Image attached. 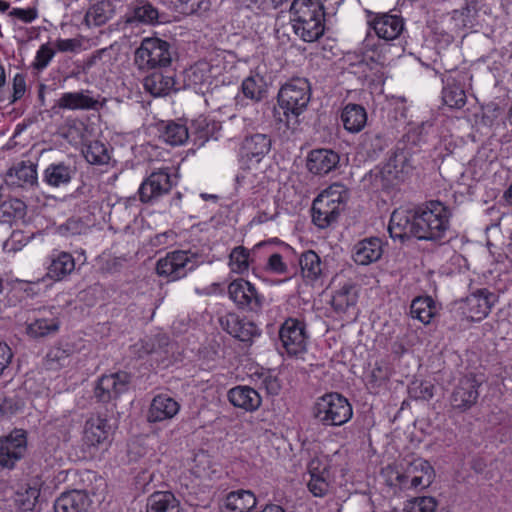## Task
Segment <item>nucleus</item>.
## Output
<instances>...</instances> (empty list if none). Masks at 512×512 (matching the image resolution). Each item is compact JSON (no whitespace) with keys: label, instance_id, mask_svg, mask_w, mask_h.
<instances>
[{"label":"nucleus","instance_id":"obj_1","mask_svg":"<svg viewBox=\"0 0 512 512\" xmlns=\"http://www.w3.org/2000/svg\"><path fill=\"white\" fill-rule=\"evenodd\" d=\"M452 212L439 200H430L415 208L400 207L391 214L388 231L393 239L404 241L415 237L441 243L450 228Z\"/></svg>","mask_w":512,"mask_h":512},{"label":"nucleus","instance_id":"obj_2","mask_svg":"<svg viewBox=\"0 0 512 512\" xmlns=\"http://www.w3.org/2000/svg\"><path fill=\"white\" fill-rule=\"evenodd\" d=\"M311 99L310 83L305 78H294L283 85L278 93L280 110L275 118L289 130H296L299 116L306 110Z\"/></svg>","mask_w":512,"mask_h":512},{"label":"nucleus","instance_id":"obj_3","mask_svg":"<svg viewBox=\"0 0 512 512\" xmlns=\"http://www.w3.org/2000/svg\"><path fill=\"white\" fill-rule=\"evenodd\" d=\"M289 12L291 28L304 42H315L325 30V13L320 0H293Z\"/></svg>","mask_w":512,"mask_h":512},{"label":"nucleus","instance_id":"obj_4","mask_svg":"<svg viewBox=\"0 0 512 512\" xmlns=\"http://www.w3.org/2000/svg\"><path fill=\"white\" fill-rule=\"evenodd\" d=\"M348 190L341 183H333L324 189L312 203V222L325 229L338 221L348 200Z\"/></svg>","mask_w":512,"mask_h":512},{"label":"nucleus","instance_id":"obj_5","mask_svg":"<svg viewBox=\"0 0 512 512\" xmlns=\"http://www.w3.org/2000/svg\"><path fill=\"white\" fill-rule=\"evenodd\" d=\"M172 54L167 41L156 37L145 38L134 53V64L142 72L165 69L172 62Z\"/></svg>","mask_w":512,"mask_h":512},{"label":"nucleus","instance_id":"obj_6","mask_svg":"<svg viewBox=\"0 0 512 512\" xmlns=\"http://www.w3.org/2000/svg\"><path fill=\"white\" fill-rule=\"evenodd\" d=\"M353 415L348 399L339 393H328L317 399L313 407V416L325 426H341Z\"/></svg>","mask_w":512,"mask_h":512},{"label":"nucleus","instance_id":"obj_7","mask_svg":"<svg viewBox=\"0 0 512 512\" xmlns=\"http://www.w3.org/2000/svg\"><path fill=\"white\" fill-rule=\"evenodd\" d=\"M409 168L407 153L397 150L382 168H376L369 173V180L374 190L388 191L403 181Z\"/></svg>","mask_w":512,"mask_h":512},{"label":"nucleus","instance_id":"obj_8","mask_svg":"<svg viewBox=\"0 0 512 512\" xmlns=\"http://www.w3.org/2000/svg\"><path fill=\"white\" fill-rule=\"evenodd\" d=\"M201 263L200 256L190 250H176L157 261L156 271L160 276L171 280L185 277Z\"/></svg>","mask_w":512,"mask_h":512},{"label":"nucleus","instance_id":"obj_9","mask_svg":"<svg viewBox=\"0 0 512 512\" xmlns=\"http://www.w3.org/2000/svg\"><path fill=\"white\" fill-rule=\"evenodd\" d=\"M110 426L107 419L92 416L86 420L82 436V458H93L108 443Z\"/></svg>","mask_w":512,"mask_h":512},{"label":"nucleus","instance_id":"obj_10","mask_svg":"<svg viewBox=\"0 0 512 512\" xmlns=\"http://www.w3.org/2000/svg\"><path fill=\"white\" fill-rule=\"evenodd\" d=\"M176 185L169 168H160L153 171L138 189L139 199L142 203H153L167 195Z\"/></svg>","mask_w":512,"mask_h":512},{"label":"nucleus","instance_id":"obj_11","mask_svg":"<svg viewBox=\"0 0 512 512\" xmlns=\"http://www.w3.org/2000/svg\"><path fill=\"white\" fill-rule=\"evenodd\" d=\"M279 339L290 356H299L307 349L308 334L304 322L288 318L279 329Z\"/></svg>","mask_w":512,"mask_h":512},{"label":"nucleus","instance_id":"obj_12","mask_svg":"<svg viewBox=\"0 0 512 512\" xmlns=\"http://www.w3.org/2000/svg\"><path fill=\"white\" fill-rule=\"evenodd\" d=\"M27 453V435L22 429H14L0 437V466L13 469Z\"/></svg>","mask_w":512,"mask_h":512},{"label":"nucleus","instance_id":"obj_13","mask_svg":"<svg viewBox=\"0 0 512 512\" xmlns=\"http://www.w3.org/2000/svg\"><path fill=\"white\" fill-rule=\"evenodd\" d=\"M228 294L241 310L257 312L262 308L263 296L258 293L254 285L243 278L233 280L229 284Z\"/></svg>","mask_w":512,"mask_h":512},{"label":"nucleus","instance_id":"obj_14","mask_svg":"<svg viewBox=\"0 0 512 512\" xmlns=\"http://www.w3.org/2000/svg\"><path fill=\"white\" fill-rule=\"evenodd\" d=\"M130 380V375L124 371L103 375L96 383L94 396L102 403L114 401L128 390Z\"/></svg>","mask_w":512,"mask_h":512},{"label":"nucleus","instance_id":"obj_15","mask_svg":"<svg viewBox=\"0 0 512 512\" xmlns=\"http://www.w3.org/2000/svg\"><path fill=\"white\" fill-rule=\"evenodd\" d=\"M481 384L482 380L475 375L469 374L462 377L451 394L452 407L459 412L471 409L478 401Z\"/></svg>","mask_w":512,"mask_h":512},{"label":"nucleus","instance_id":"obj_16","mask_svg":"<svg viewBox=\"0 0 512 512\" xmlns=\"http://www.w3.org/2000/svg\"><path fill=\"white\" fill-rule=\"evenodd\" d=\"M271 146V138L266 134L256 133L246 136L240 146V160L250 169L262 161L271 150Z\"/></svg>","mask_w":512,"mask_h":512},{"label":"nucleus","instance_id":"obj_17","mask_svg":"<svg viewBox=\"0 0 512 512\" xmlns=\"http://www.w3.org/2000/svg\"><path fill=\"white\" fill-rule=\"evenodd\" d=\"M496 297L487 289H479L461 301L462 314L471 321L486 318L494 305Z\"/></svg>","mask_w":512,"mask_h":512},{"label":"nucleus","instance_id":"obj_18","mask_svg":"<svg viewBox=\"0 0 512 512\" xmlns=\"http://www.w3.org/2000/svg\"><path fill=\"white\" fill-rule=\"evenodd\" d=\"M368 24L377 37L386 42L398 39L405 28L403 17L392 13L373 14Z\"/></svg>","mask_w":512,"mask_h":512},{"label":"nucleus","instance_id":"obj_19","mask_svg":"<svg viewBox=\"0 0 512 512\" xmlns=\"http://www.w3.org/2000/svg\"><path fill=\"white\" fill-rule=\"evenodd\" d=\"M219 323L224 331L242 342H249L260 334L258 327L252 321L240 318L235 313L221 316Z\"/></svg>","mask_w":512,"mask_h":512},{"label":"nucleus","instance_id":"obj_20","mask_svg":"<svg viewBox=\"0 0 512 512\" xmlns=\"http://www.w3.org/2000/svg\"><path fill=\"white\" fill-rule=\"evenodd\" d=\"M143 79V86L146 92L154 97H163L171 92L177 91L175 87V74L171 70L154 69Z\"/></svg>","mask_w":512,"mask_h":512},{"label":"nucleus","instance_id":"obj_21","mask_svg":"<svg viewBox=\"0 0 512 512\" xmlns=\"http://www.w3.org/2000/svg\"><path fill=\"white\" fill-rule=\"evenodd\" d=\"M418 467H420L421 475H415L414 468H406L405 472L402 474H397L396 480L399 485L403 489H414V490H423L428 488L435 477V472L433 467L429 462H418Z\"/></svg>","mask_w":512,"mask_h":512},{"label":"nucleus","instance_id":"obj_22","mask_svg":"<svg viewBox=\"0 0 512 512\" xmlns=\"http://www.w3.org/2000/svg\"><path fill=\"white\" fill-rule=\"evenodd\" d=\"M9 186L32 188L38 184L37 165L31 161H21L14 164L5 175Z\"/></svg>","mask_w":512,"mask_h":512},{"label":"nucleus","instance_id":"obj_23","mask_svg":"<svg viewBox=\"0 0 512 512\" xmlns=\"http://www.w3.org/2000/svg\"><path fill=\"white\" fill-rule=\"evenodd\" d=\"M180 411V404L167 394L156 395L149 406L147 420L157 423L174 418Z\"/></svg>","mask_w":512,"mask_h":512},{"label":"nucleus","instance_id":"obj_24","mask_svg":"<svg viewBox=\"0 0 512 512\" xmlns=\"http://www.w3.org/2000/svg\"><path fill=\"white\" fill-rule=\"evenodd\" d=\"M338 153L331 149H314L307 157V169L315 175H325L334 170L339 164Z\"/></svg>","mask_w":512,"mask_h":512},{"label":"nucleus","instance_id":"obj_25","mask_svg":"<svg viewBox=\"0 0 512 512\" xmlns=\"http://www.w3.org/2000/svg\"><path fill=\"white\" fill-rule=\"evenodd\" d=\"M301 276L306 283H315L325 276L326 265L313 250L303 252L299 257Z\"/></svg>","mask_w":512,"mask_h":512},{"label":"nucleus","instance_id":"obj_26","mask_svg":"<svg viewBox=\"0 0 512 512\" xmlns=\"http://www.w3.org/2000/svg\"><path fill=\"white\" fill-rule=\"evenodd\" d=\"M310 479L307 487L315 497L325 496L331 487L330 471L326 465L321 467L319 460H312L309 464Z\"/></svg>","mask_w":512,"mask_h":512},{"label":"nucleus","instance_id":"obj_27","mask_svg":"<svg viewBox=\"0 0 512 512\" xmlns=\"http://www.w3.org/2000/svg\"><path fill=\"white\" fill-rule=\"evenodd\" d=\"M228 399L230 403L245 411L257 410L262 402L259 393L249 386H236L229 390Z\"/></svg>","mask_w":512,"mask_h":512},{"label":"nucleus","instance_id":"obj_28","mask_svg":"<svg viewBox=\"0 0 512 512\" xmlns=\"http://www.w3.org/2000/svg\"><path fill=\"white\" fill-rule=\"evenodd\" d=\"M75 173L76 169L68 163H51L43 172V182L51 187L58 188L68 185Z\"/></svg>","mask_w":512,"mask_h":512},{"label":"nucleus","instance_id":"obj_29","mask_svg":"<svg viewBox=\"0 0 512 512\" xmlns=\"http://www.w3.org/2000/svg\"><path fill=\"white\" fill-rule=\"evenodd\" d=\"M89 506L86 492L72 490L62 493L54 503L55 512H85Z\"/></svg>","mask_w":512,"mask_h":512},{"label":"nucleus","instance_id":"obj_30","mask_svg":"<svg viewBox=\"0 0 512 512\" xmlns=\"http://www.w3.org/2000/svg\"><path fill=\"white\" fill-rule=\"evenodd\" d=\"M382 242L379 238H368L359 241L353 248V260L359 265H368L380 259Z\"/></svg>","mask_w":512,"mask_h":512},{"label":"nucleus","instance_id":"obj_31","mask_svg":"<svg viewBox=\"0 0 512 512\" xmlns=\"http://www.w3.org/2000/svg\"><path fill=\"white\" fill-rule=\"evenodd\" d=\"M99 101L90 97L88 91L66 92L57 100V106L68 110H94Z\"/></svg>","mask_w":512,"mask_h":512},{"label":"nucleus","instance_id":"obj_32","mask_svg":"<svg viewBox=\"0 0 512 512\" xmlns=\"http://www.w3.org/2000/svg\"><path fill=\"white\" fill-rule=\"evenodd\" d=\"M358 299L357 287L352 282L343 284L332 296L331 305L333 309L341 314L355 309Z\"/></svg>","mask_w":512,"mask_h":512},{"label":"nucleus","instance_id":"obj_33","mask_svg":"<svg viewBox=\"0 0 512 512\" xmlns=\"http://www.w3.org/2000/svg\"><path fill=\"white\" fill-rule=\"evenodd\" d=\"M146 512H181L180 501L170 491H156L147 498Z\"/></svg>","mask_w":512,"mask_h":512},{"label":"nucleus","instance_id":"obj_34","mask_svg":"<svg viewBox=\"0 0 512 512\" xmlns=\"http://www.w3.org/2000/svg\"><path fill=\"white\" fill-rule=\"evenodd\" d=\"M75 269V260L68 252H59L51 255V261L47 268V276L55 281H60L71 274Z\"/></svg>","mask_w":512,"mask_h":512},{"label":"nucleus","instance_id":"obj_35","mask_svg":"<svg viewBox=\"0 0 512 512\" xmlns=\"http://www.w3.org/2000/svg\"><path fill=\"white\" fill-rule=\"evenodd\" d=\"M257 503L256 497L250 490L230 492L224 500L226 512H249Z\"/></svg>","mask_w":512,"mask_h":512},{"label":"nucleus","instance_id":"obj_36","mask_svg":"<svg viewBox=\"0 0 512 512\" xmlns=\"http://www.w3.org/2000/svg\"><path fill=\"white\" fill-rule=\"evenodd\" d=\"M344 128L351 133L360 132L367 122V113L359 104H347L341 113Z\"/></svg>","mask_w":512,"mask_h":512},{"label":"nucleus","instance_id":"obj_37","mask_svg":"<svg viewBox=\"0 0 512 512\" xmlns=\"http://www.w3.org/2000/svg\"><path fill=\"white\" fill-rule=\"evenodd\" d=\"M438 312L435 301L429 297H416L410 305V314L424 324H429Z\"/></svg>","mask_w":512,"mask_h":512},{"label":"nucleus","instance_id":"obj_38","mask_svg":"<svg viewBox=\"0 0 512 512\" xmlns=\"http://www.w3.org/2000/svg\"><path fill=\"white\" fill-rule=\"evenodd\" d=\"M188 137V128L182 123L169 121L160 128V138L172 146L184 144Z\"/></svg>","mask_w":512,"mask_h":512},{"label":"nucleus","instance_id":"obj_39","mask_svg":"<svg viewBox=\"0 0 512 512\" xmlns=\"http://www.w3.org/2000/svg\"><path fill=\"white\" fill-rule=\"evenodd\" d=\"M112 15V4L109 1H100L88 9L85 14V23L88 26H101L104 25Z\"/></svg>","mask_w":512,"mask_h":512},{"label":"nucleus","instance_id":"obj_40","mask_svg":"<svg viewBox=\"0 0 512 512\" xmlns=\"http://www.w3.org/2000/svg\"><path fill=\"white\" fill-rule=\"evenodd\" d=\"M241 89L246 98L257 102L265 97L267 85L263 76L255 74L243 80Z\"/></svg>","mask_w":512,"mask_h":512},{"label":"nucleus","instance_id":"obj_41","mask_svg":"<svg viewBox=\"0 0 512 512\" xmlns=\"http://www.w3.org/2000/svg\"><path fill=\"white\" fill-rule=\"evenodd\" d=\"M361 138L360 144L369 157L377 156L388 145L387 139L380 131H367Z\"/></svg>","mask_w":512,"mask_h":512},{"label":"nucleus","instance_id":"obj_42","mask_svg":"<svg viewBox=\"0 0 512 512\" xmlns=\"http://www.w3.org/2000/svg\"><path fill=\"white\" fill-rule=\"evenodd\" d=\"M71 354L72 348L69 345L54 346L48 351L44 365L46 369L56 371L69 364Z\"/></svg>","mask_w":512,"mask_h":512},{"label":"nucleus","instance_id":"obj_43","mask_svg":"<svg viewBox=\"0 0 512 512\" xmlns=\"http://www.w3.org/2000/svg\"><path fill=\"white\" fill-rule=\"evenodd\" d=\"M133 16L136 20L139 22L145 23V24H158L163 22L162 18L163 15H161L156 7H154L150 2L148 1H141L139 2L133 10Z\"/></svg>","mask_w":512,"mask_h":512},{"label":"nucleus","instance_id":"obj_44","mask_svg":"<svg viewBox=\"0 0 512 512\" xmlns=\"http://www.w3.org/2000/svg\"><path fill=\"white\" fill-rule=\"evenodd\" d=\"M40 495V489L37 485L26 484L16 493L15 502L23 511H31Z\"/></svg>","mask_w":512,"mask_h":512},{"label":"nucleus","instance_id":"obj_45","mask_svg":"<svg viewBox=\"0 0 512 512\" xmlns=\"http://www.w3.org/2000/svg\"><path fill=\"white\" fill-rule=\"evenodd\" d=\"M59 324V320L56 318H40L28 325L27 332L35 338L45 337L50 334H55L59 330Z\"/></svg>","mask_w":512,"mask_h":512},{"label":"nucleus","instance_id":"obj_46","mask_svg":"<svg viewBox=\"0 0 512 512\" xmlns=\"http://www.w3.org/2000/svg\"><path fill=\"white\" fill-rule=\"evenodd\" d=\"M85 159L95 165L108 163L110 157L106 146L100 141L90 142L83 150Z\"/></svg>","mask_w":512,"mask_h":512},{"label":"nucleus","instance_id":"obj_47","mask_svg":"<svg viewBox=\"0 0 512 512\" xmlns=\"http://www.w3.org/2000/svg\"><path fill=\"white\" fill-rule=\"evenodd\" d=\"M476 15V5L466 3L462 8L453 10L451 19L454 21L456 27L467 28L474 25Z\"/></svg>","mask_w":512,"mask_h":512},{"label":"nucleus","instance_id":"obj_48","mask_svg":"<svg viewBox=\"0 0 512 512\" xmlns=\"http://www.w3.org/2000/svg\"><path fill=\"white\" fill-rule=\"evenodd\" d=\"M442 99L448 107L460 109L466 103V94L460 86L451 85L443 88Z\"/></svg>","mask_w":512,"mask_h":512},{"label":"nucleus","instance_id":"obj_49","mask_svg":"<svg viewBox=\"0 0 512 512\" xmlns=\"http://www.w3.org/2000/svg\"><path fill=\"white\" fill-rule=\"evenodd\" d=\"M229 266L235 273L242 274L249 268V251L243 246L235 247L229 255Z\"/></svg>","mask_w":512,"mask_h":512},{"label":"nucleus","instance_id":"obj_50","mask_svg":"<svg viewBox=\"0 0 512 512\" xmlns=\"http://www.w3.org/2000/svg\"><path fill=\"white\" fill-rule=\"evenodd\" d=\"M210 0H177L176 10L183 15L202 14L210 9Z\"/></svg>","mask_w":512,"mask_h":512},{"label":"nucleus","instance_id":"obj_51","mask_svg":"<svg viewBox=\"0 0 512 512\" xmlns=\"http://www.w3.org/2000/svg\"><path fill=\"white\" fill-rule=\"evenodd\" d=\"M437 507L435 498L422 496L410 500L406 506L407 512H434Z\"/></svg>","mask_w":512,"mask_h":512},{"label":"nucleus","instance_id":"obj_52","mask_svg":"<svg viewBox=\"0 0 512 512\" xmlns=\"http://www.w3.org/2000/svg\"><path fill=\"white\" fill-rule=\"evenodd\" d=\"M55 55V50L48 44H42L35 56L33 67L41 71L45 69Z\"/></svg>","mask_w":512,"mask_h":512},{"label":"nucleus","instance_id":"obj_53","mask_svg":"<svg viewBox=\"0 0 512 512\" xmlns=\"http://www.w3.org/2000/svg\"><path fill=\"white\" fill-rule=\"evenodd\" d=\"M254 376L260 381V388H264L268 394L277 395L279 393L281 389L280 383L269 372H255Z\"/></svg>","mask_w":512,"mask_h":512},{"label":"nucleus","instance_id":"obj_54","mask_svg":"<svg viewBox=\"0 0 512 512\" xmlns=\"http://www.w3.org/2000/svg\"><path fill=\"white\" fill-rule=\"evenodd\" d=\"M9 15L21 20L24 23H31L32 21H34L37 18L38 12H37L36 8H27V9L13 8L9 12Z\"/></svg>","mask_w":512,"mask_h":512},{"label":"nucleus","instance_id":"obj_55","mask_svg":"<svg viewBox=\"0 0 512 512\" xmlns=\"http://www.w3.org/2000/svg\"><path fill=\"white\" fill-rule=\"evenodd\" d=\"M26 91L25 78L21 74H16L13 79V93L10 99V103H14L23 97Z\"/></svg>","mask_w":512,"mask_h":512},{"label":"nucleus","instance_id":"obj_56","mask_svg":"<svg viewBox=\"0 0 512 512\" xmlns=\"http://www.w3.org/2000/svg\"><path fill=\"white\" fill-rule=\"evenodd\" d=\"M267 267L276 274H285L287 272V265L278 253H274L268 258Z\"/></svg>","mask_w":512,"mask_h":512},{"label":"nucleus","instance_id":"obj_57","mask_svg":"<svg viewBox=\"0 0 512 512\" xmlns=\"http://www.w3.org/2000/svg\"><path fill=\"white\" fill-rule=\"evenodd\" d=\"M54 46L60 52H75L81 43L77 39H57Z\"/></svg>","mask_w":512,"mask_h":512},{"label":"nucleus","instance_id":"obj_58","mask_svg":"<svg viewBox=\"0 0 512 512\" xmlns=\"http://www.w3.org/2000/svg\"><path fill=\"white\" fill-rule=\"evenodd\" d=\"M13 353L11 348L4 342H0V376L4 373V370L8 368Z\"/></svg>","mask_w":512,"mask_h":512},{"label":"nucleus","instance_id":"obj_59","mask_svg":"<svg viewBox=\"0 0 512 512\" xmlns=\"http://www.w3.org/2000/svg\"><path fill=\"white\" fill-rule=\"evenodd\" d=\"M175 238L176 234L173 231L169 230L155 235V237L151 240V244L154 247L166 246L174 242Z\"/></svg>","mask_w":512,"mask_h":512},{"label":"nucleus","instance_id":"obj_60","mask_svg":"<svg viewBox=\"0 0 512 512\" xmlns=\"http://www.w3.org/2000/svg\"><path fill=\"white\" fill-rule=\"evenodd\" d=\"M288 30H289V26H287V27L282 26V27L277 28L275 31L277 39L280 40L281 43H283V44L288 42L290 39Z\"/></svg>","mask_w":512,"mask_h":512},{"label":"nucleus","instance_id":"obj_61","mask_svg":"<svg viewBox=\"0 0 512 512\" xmlns=\"http://www.w3.org/2000/svg\"><path fill=\"white\" fill-rule=\"evenodd\" d=\"M107 52V49H100V50H97L95 51L91 57L89 58L88 62H87V65L88 66H93L95 65L101 58L102 56Z\"/></svg>","mask_w":512,"mask_h":512},{"label":"nucleus","instance_id":"obj_62","mask_svg":"<svg viewBox=\"0 0 512 512\" xmlns=\"http://www.w3.org/2000/svg\"><path fill=\"white\" fill-rule=\"evenodd\" d=\"M369 59L379 66H383L386 60L384 56L380 54H375V52H373V55L369 56Z\"/></svg>","mask_w":512,"mask_h":512},{"label":"nucleus","instance_id":"obj_63","mask_svg":"<svg viewBox=\"0 0 512 512\" xmlns=\"http://www.w3.org/2000/svg\"><path fill=\"white\" fill-rule=\"evenodd\" d=\"M418 462H428L427 460L425 459H422V458H417V459H414L413 461H411L409 463V465L407 466V468H414L415 470H417V472H415V475L419 476L421 475V471H420V467H418Z\"/></svg>","mask_w":512,"mask_h":512},{"label":"nucleus","instance_id":"obj_64","mask_svg":"<svg viewBox=\"0 0 512 512\" xmlns=\"http://www.w3.org/2000/svg\"><path fill=\"white\" fill-rule=\"evenodd\" d=\"M504 197L506 201L512 205V185L509 187V189L504 193Z\"/></svg>","mask_w":512,"mask_h":512}]
</instances>
